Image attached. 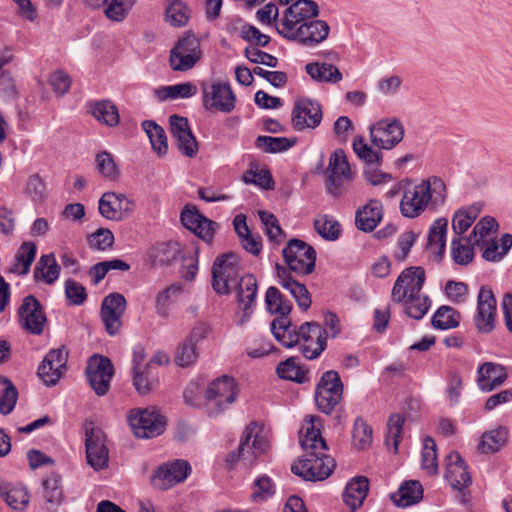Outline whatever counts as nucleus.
I'll use <instances>...</instances> for the list:
<instances>
[{
    "label": "nucleus",
    "mask_w": 512,
    "mask_h": 512,
    "mask_svg": "<svg viewBox=\"0 0 512 512\" xmlns=\"http://www.w3.org/2000/svg\"><path fill=\"white\" fill-rule=\"evenodd\" d=\"M191 471L192 468L186 460L176 459L157 468L152 477V484L159 490H168L174 485L184 482Z\"/></svg>",
    "instance_id": "f3484780"
},
{
    "label": "nucleus",
    "mask_w": 512,
    "mask_h": 512,
    "mask_svg": "<svg viewBox=\"0 0 512 512\" xmlns=\"http://www.w3.org/2000/svg\"><path fill=\"white\" fill-rule=\"evenodd\" d=\"M369 491V481L364 476L350 480L343 493V501L352 512L362 506Z\"/></svg>",
    "instance_id": "2f4dec72"
},
{
    "label": "nucleus",
    "mask_w": 512,
    "mask_h": 512,
    "mask_svg": "<svg viewBox=\"0 0 512 512\" xmlns=\"http://www.w3.org/2000/svg\"><path fill=\"white\" fill-rule=\"evenodd\" d=\"M142 127L150 140L153 150L159 156L165 155L168 150V144L163 128L151 120L144 121Z\"/></svg>",
    "instance_id": "49530a36"
},
{
    "label": "nucleus",
    "mask_w": 512,
    "mask_h": 512,
    "mask_svg": "<svg viewBox=\"0 0 512 512\" xmlns=\"http://www.w3.org/2000/svg\"><path fill=\"white\" fill-rule=\"evenodd\" d=\"M316 232L325 240L335 241L339 238L342 227L335 217L327 214L318 215L314 220Z\"/></svg>",
    "instance_id": "a18cd8bd"
},
{
    "label": "nucleus",
    "mask_w": 512,
    "mask_h": 512,
    "mask_svg": "<svg viewBox=\"0 0 512 512\" xmlns=\"http://www.w3.org/2000/svg\"><path fill=\"white\" fill-rule=\"evenodd\" d=\"M90 386L98 396L107 394L114 374V368L109 358L98 354L90 357L86 368Z\"/></svg>",
    "instance_id": "a211bd4d"
},
{
    "label": "nucleus",
    "mask_w": 512,
    "mask_h": 512,
    "mask_svg": "<svg viewBox=\"0 0 512 512\" xmlns=\"http://www.w3.org/2000/svg\"><path fill=\"white\" fill-rule=\"evenodd\" d=\"M422 496V485L418 481L411 480L403 483L392 499L398 507L406 508L418 503Z\"/></svg>",
    "instance_id": "ea45409f"
},
{
    "label": "nucleus",
    "mask_w": 512,
    "mask_h": 512,
    "mask_svg": "<svg viewBox=\"0 0 512 512\" xmlns=\"http://www.w3.org/2000/svg\"><path fill=\"white\" fill-rule=\"evenodd\" d=\"M257 292L258 283L254 275L246 274L239 279L237 285V325L242 326L250 320L255 310Z\"/></svg>",
    "instance_id": "2eb2a0df"
},
{
    "label": "nucleus",
    "mask_w": 512,
    "mask_h": 512,
    "mask_svg": "<svg viewBox=\"0 0 512 512\" xmlns=\"http://www.w3.org/2000/svg\"><path fill=\"white\" fill-rule=\"evenodd\" d=\"M268 448L269 442L263 435L262 428L256 423H251L244 430L238 448L226 455L225 467L232 470L241 464L250 469L256 465L258 459L267 452Z\"/></svg>",
    "instance_id": "20e7f679"
},
{
    "label": "nucleus",
    "mask_w": 512,
    "mask_h": 512,
    "mask_svg": "<svg viewBox=\"0 0 512 512\" xmlns=\"http://www.w3.org/2000/svg\"><path fill=\"white\" fill-rule=\"evenodd\" d=\"M425 271L422 267H409L403 270L392 288V300H405L407 296L422 293L425 283Z\"/></svg>",
    "instance_id": "4be33fe9"
},
{
    "label": "nucleus",
    "mask_w": 512,
    "mask_h": 512,
    "mask_svg": "<svg viewBox=\"0 0 512 512\" xmlns=\"http://www.w3.org/2000/svg\"><path fill=\"white\" fill-rule=\"evenodd\" d=\"M126 306V299L120 293H110L102 300L100 316L105 330L110 336H115L120 332Z\"/></svg>",
    "instance_id": "6ab92c4d"
},
{
    "label": "nucleus",
    "mask_w": 512,
    "mask_h": 512,
    "mask_svg": "<svg viewBox=\"0 0 512 512\" xmlns=\"http://www.w3.org/2000/svg\"><path fill=\"white\" fill-rule=\"evenodd\" d=\"M239 386L234 377L222 375L211 381L205 390L207 411L217 416L227 410L236 400Z\"/></svg>",
    "instance_id": "39448f33"
},
{
    "label": "nucleus",
    "mask_w": 512,
    "mask_h": 512,
    "mask_svg": "<svg viewBox=\"0 0 512 512\" xmlns=\"http://www.w3.org/2000/svg\"><path fill=\"white\" fill-rule=\"evenodd\" d=\"M445 478L457 490H462L471 484L467 465L458 452L452 451L446 456Z\"/></svg>",
    "instance_id": "c85d7f7f"
},
{
    "label": "nucleus",
    "mask_w": 512,
    "mask_h": 512,
    "mask_svg": "<svg viewBox=\"0 0 512 512\" xmlns=\"http://www.w3.org/2000/svg\"><path fill=\"white\" fill-rule=\"evenodd\" d=\"M322 109L317 101L302 98L295 102L292 110V126L296 131L315 129L322 121Z\"/></svg>",
    "instance_id": "412c9836"
},
{
    "label": "nucleus",
    "mask_w": 512,
    "mask_h": 512,
    "mask_svg": "<svg viewBox=\"0 0 512 512\" xmlns=\"http://www.w3.org/2000/svg\"><path fill=\"white\" fill-rule=\"evenodd\" d=\"M462 390V376L457 371H450L447 375L446 398L451 406L459 403Z\"/></svg>",
    "instance_id": "338daca9"
},
{
    "label": "nucleus",
    "mask_w": 512,
    "mask_h": 512,
    "mask_svg": "<svg viewBox=\"0 0 512 512\" xmlns=\"http://www.w3.org/2000/svg\"><path fill=\"white\" fill-rule=\"evenodd\" d=\"M200 42L193 34L181 37L170 53V66L174 71H187L201 58Z\"/></svg>",
    "instance_id": "9b49d317"
},
{
    "label": "nucleus",
    "mask_w": 512,
    "mask_h": 512,
    "mask_svg": "<svg viewBox=\"0 0 512 512\" xmlns=\"http://www.w3.org/2000/svg\"><path fill=\"white\" fill-rule=\"evenodd\" d=\"M96 169L105 179L115 181L119 177V168L114 157L107 151L98 153L95 157Z\"/></svg>",
    "instance_id": "bf43d9fd"
},
{
    "label": "nucleus",
    "mask_w": 512,
    "mask_h": 512,
    "mask_svg": "<svg viewBox=\"0 0 512 512\" xmlns=\"http://www.w3.org/2000/svg\"><path fill=\"white\" fill-rule=\"evenodd\" d=\"M42 495L46 503L59 506L64 500L62 477L59 473L51 471L41 481Z\"/></svg>",
    "instance_id": "72a5a7b5"
},
{
    "label": "nucleus",
    "mask_w": 512,
    "mask_h": 512,
    "mask_svg": "<svg viewBox=\"0 0 512 512\" xmlns=\"http://www.w3.org/2000/svg\"><path fill=\"white\" fill-rule=\"evenodd\" d=\"M371 142L379 149L391 150L404 137V127L396 118L381 119L370 126Z\"/></svg>",
    "instance_id": "4468645a"
},
{
    "label": "nucleus",
    "mask_w": 512,
    "mask_h": 512,
    "mask_svg": "<svg viewBox=\"0 0 512 512\" xmlns=\"http://www.w3.org/2000/svg\"><path fill=\"white\" fill-rule=\"evenodd\" d=\"M87 242L92 250L106 251L114 244V235L108 228H99L91 233Z\"/></svg>",
    "instance_id": "69168bd1"
},
{
    "label": "nucleus",
    "mask_w": 512,
    "mask_h": 512,
    "mask_svg": "<svg viewBox=\"0 0 512 512\" xmlns=\"http://www.w3.org/2000/svg\"><path fill=\"white\" fill-rule=\"evenodd\" d=\"M448 228V220L446 218L436 219L429 229L428 247L429 249L443 254L446 247V234Z\"/></svg>",
    "instance_id": "c03bdc74"
},
{
    "label": "nucleus",
    "mask_w": 512,
    "mask_h": 512,
    "mask_svg": "<svg viewBox=\"0 0 512 512\" xmlns=\"http://www.w3.org/2000/svg\"><path fill=\"white\" fill-rule=\"evenodd\" d=\"M327 173L328 192L335 197L341 196L346 191V183L353 179V173L342 149H336L331 154Z\"/></svg>",
    "instance_id": "f8f14e48"
},
{
    "label": "nucleus",
    "mask_w": 512,
    "mask_h": 512,
    "mask_svg": "<svg viewBox=\"0 0 512 512\" xmlns=\"http://www.w3.org/2000/svg\"><path fill=\"white\" fill-rule=\"evenodd\" d=\"M403 306L404 312L415 320L422 319L431 307V299L424 293L407 296L405 300H393Z\"/></svg>",
    "instance_id": "e433bc0d"
},
{
    "label": "nucleus",
    "mask_w": 512,
    "mask_h": 512,
    "mask_svg": "<svg viewBox=\"0 0 512 512\" xmlns=\"http://www.w3.org/2000/svg\"><path fill=\"white\" fill-rule=\"evenodd\" d=\"M319 419L309 416L304 420L300 431V444L305 455L291 466L295 475L308 481H322L330 476L336 463L326 455L327 445L317 426Z\"/></svg>",
    "instance_id": "f257e3e1"
},
{
    "label": "nucleus",
    "mask_w": 512,
    "mask_h": 512,
    "mask_svg": "<svg viewBox=\"0 0 512 512\" xmlns=\"http://www.w3.org/2000/svg\"><path fill=\"white\" fill-rule=\"evenodd\" d=\"M197 87L191 82H183L169 86H163L156 90V95L161 101L169 99H186L197 94Z\"/></svg>",
    "instance_id": "a19ab883"
},
{
    "label": "nucleus",
    "mask_w": 512,
    "mask_h": 512,
    "mask_svg": "<svg viewBox=\"0 0 512 512\" xmlns=\"http://www.w3.org/2000/svg\"><path fill=\"white\" fill-rule=\"evenodd\" d=\"M265 304L267 310L272 314H278V318H288L291 312L292 304L284 299L281 292L276 287H269L265 294Z\"/></svg>",
    "instance_id": "79ce46f5"
},
{
    "label": "nucleus",
    "mask_w": 512,
    "mask_h": 512,
    "mask_svg": "<svg viewBox=\"0 0 512 512\" xmlns=\"http://www.w3.org/2000/svg\"><path fill=\"white\" fill-rule=\"evenodd\" d=\"M202 104L207 111L229 113L235 108L236 96L230 85L222 81L201 83Z\"/></svg>",
    "instance_id": "0eeeda50"
},
{
    "label": "nucleus",
    "mask_w": 512,
    "mask_h": 512,
    "mask_svg": "<svg viewBox=\"0 0 512 512\" xmlns=\"http://www.w3.org/2000/svg\"><path fill=\"white\" fill-rule=\"evenodd\" d=\"M278 283L295 299L299 308L307 310L311 306V297L305 285L295 281L284 268H277Z\"/></svg>",
    "instance_id": "7c9ffc66"
},
{
    "label": "nucleus",
    "mask_w": 512,
    "mask_h": 512,
    "mask_svg": "<svg viewBox=\"0 0 512 512\" xmlns=\"http://www.w3.org/2000/svg\"><path fill=\"white\" fill-rule=\"evenodd\" d=\"M319 15V6L313 0H296L286 7L278 22L277 31L286 39H290L309 19Z\"/></svg>",
    "instance_id": "423d86ee"
},
{
    "label": "nucleus",
    "mask_w": 512,
    "mask_h": 512,
    "mask_svg": "<svg viewBox=\"0 0 512 512\" xmlns=\"http://www.w3.org/2000/svg\"><path fill=\"white\" fill-rule=\"evenodd\" d=\"M481 244L483 245L482 257L489 262H499L512 248V235L503 234L499 243L495 239H491Z\"/></svg>",
    "instance_id": "4c0bfd02"
},
{
    "label": "nucleus",
    "mask_w": 512,
    "mask_h": 512,
    "mask_svg": "<svg viewBox=\"0 0 512 512\" xmlns=\"http://www.w3.org/2000/svg\"><path fill=\"white\" fill-rule=\"evenodd\" d=\"M0 383L5 386L0 394V414L9 415L15 408L18 391L10 379L0 376Z\"/></svg>",
    "instance_id": "6e6d98bb"
},
{
    "label": "nucleus",
    "mask_w": 512,
    "mask_h": 512,
    "mask_svg": "<svg viewBox=\"0 0 512 512\" xmlns=\"http://www.w3.org/2000/svg\"><path fill=\"white\" fill-rule=\"evenodd\" d=\"M404 423L405 417L400 413L392 414L387 421L385 444L394 453L398 452V446L402 439Z\"/></svg>",
    "instance_id": "de8ad7c7"
},
{
    "label": "nucleus",
    "mask_w": 512,
    "mask_h": 512,
    "mask_svg": "<svg viewBox=\"0 0 512 512\" xmlns=\"http://www.w3.org/2000/svg\"><path fill=\"white\" fill-rule=\"evenodd\" d=\"M472 241L468 238L456 237L451 241V256L455 263L467 265L474 258V249Z\"/></svg>",
    "instance_id": "8fccbe9b"
},
{
    "label": "nucleus",
    "mask_w": 512,
    "mask_h": 512,
    "mask_svg": "<svg viewBox=\"0 0 512 512\" xmlns=\"http://www.w3.org/2000/svg\"><path fill=\"white\" fill-rule=\"evenodd\" d=\"M89 112L101 124L114 127L119 123L118 109L109 100H101L88 104Z\"/></svg>",
    "instance_id": "c9c22d12"
},
{
    "label": "nucleus",
    "mask_w": 512,
    "mask_h": 512,
    "mask_svg": "<svg viewBox=\"0 0 512 512\" xmlns=\"http://www.w3.org/2000/svg\"><path fill=\"white\" fill-rule=\"evenodd\" d=\"M240 272L238 255L229 252L218 256L212 266V287L216 293L226 295L230 285L236 283Z\"/></svg>",
    "instance_id": "6e6552de"
},
{
    "label": "nucleus",
    "mask_w": 512,
    "mask_h": 512,
    "mask_svg": "<svg viewBox=\"0 0 512 512\" xmlns=\"http://www.w3.org/2000/svg\"><path fill=\"white\" fill-rule=\"evenodd\" d=\"M295 143L296 139L286 137L259 136L256 139L255 145L258 149L266 153H280L287 151L293 147Z\"/></svg>",
    "instance_id": "603ef678"
},
{
    "label": "nucleus",
    "mask_w": 512,
    "mask_h": 512,
    "mask_svg": "<svg viewBox=\"0 0 512 512\" xmlns=\"http://www.w3.org/2000/svg\"><path fill=\"white\" fill-rule=\"evenodd\" d=\"M307 74L315 81L325 83H338L342 80V73L330 63L314 62L305 66Z\"/></svg>",
    "instance_id": "58836bf2"
},
{
    "label": "nucleus",
    "mask_w": 512,
    "mask_h": 512,
    "mask_svg": "<svg viewBox=\"0 0 512 512\" xmlns=\"http://www.w3.org/2000/svg\"><path fill=\"white\" fill-rule=\"evenodd\" d=\"M135 201L123 193L105 192L99 199L100 215L111 221H122L130 216L135 209Z\"/></svg>",
    "instance_id": "dca6fc26"
},
{
    "label": "nucleus",
    "mask_w": 512,
    "mask_h": 512,
    "mask_svg": "<svg viewBox=\"0 0 512 512\" xmlns=\"http://www.w3.org/2000/svg\"><path fill=\"white\" fill-rule=\"evenodd\" d=\"M283 257L289 269L297 274L307 275L314 270L316 252L302 240L291 239L283 249Z\"/></svg>",
    "instance_id": "1a4fd4ad"
},
{
    "label": "nucleus",
    "mask_w": 512,
    "mask_h": 512,
    "mask_svg": "<svg viewBox=\"0 0 512 512\" xmlns=\"http://www.w3.org/2000/svg\"><path fill=\"white\" fill-rule=\"evenodd\" d=\"M170 131L181 153L187 157H194L198 152V143L191 131L188 119L178 115L169 118Z\"/></svg>",
    "instance_id": "b1692460"
},
{
    "label": "nucleus",
    "mask_w": 512,
    "mask_h": 512,
    "mask_svg": "<svg viewBox=\"0 0 512 512\" xmlns=\"http://www.w3.org/2000/svg\"><path fill=\"white\" fill-rule=\"evenodd\" d=\"M275 491V485L269 476H259L252 484L251 500L254 503L265 502L275 494Z\"/></svg>",
    "instance_id": "5fc2aeb1"
},
{
    "label": "nucleus",
    "mask_w": 512,
    "mask_h": 512,
    "mask_svg": "<svg viewBox=\"0 0 512 512\" xmlns=\"http://www.w3.org/2000/svg\"><path fill=\"white\" fill-rule=\"evenodd\" d=\"M421 466L429 475H436L438 473L436 443L434 439L429 436L423 439Z\"/></svg>",
    "instance_id": "864d4df0"
},
{
    "label": "nucleus",
    "mask_w": 512,
    "mask_h": 512,
    "mask_svg": "<svg viewBox=\"0 0 512 512\" xmlns=\"http://www.w3.org/2000/svg\"><path fill=\"white\" fill-rule=\"evenodd\" d=\"M86 457L88 464L96 471L108 465V449L101 431L91 430L86 433Z\"/></svg>",
    "instance_id": "cd10ccee"
},
{
    "label": "nucleus",
    "mask_w": 512,
    "mask_h": 512,
    "mask_svg": "<svg viewBox=\"0 0 512 512\" xmlns=\"http://www.w3.org/2000/svg\"><path fill=\"white\" fill-rule=\"evenodd\" d=\"M507 431L504 428L485 432L478 443L477 450L483 454L495 453L504 445Z\"/></svg>",
    "instance_id": "09e8293b"
},
{
    "label": "nucleus",
    "mask_w": 512,
    "mask_h": 512,
    "mask_svg": "<svg viewBox=\"0 0 512 512\" xmlns=\"http://www.w3.org/2000/svg\"><path fill=\"white\" fill-rule=\"evenodd\" d=\"M276 372L282 379L296 381L302 383L305 380V373L301 367L296 363L295 358H288L280 362L277 366Z\"/></svg>",
    "instance_id": "0e129e2a"
},
{
    "label": "nucleus",
    "mask_w": 512,
    "mask_h": 512,
    "mask_svg": "<svg viewBox=\"0 0 512 512\" xmlns=\"http://www.w3.org/2000/svg\"><path fill=\"white\" fill-rule=\"evenodd\" d=\"M480 207L478 205H471L469 207L459 209L453 216L452 229L457 237H461L473 224L480 214Z\"/></svg>",
    "instance_id": "37998d69"
},
{
    "label": "nucleus",
    "mask_w": 512,
    "mask_h": 512,
    "mask_svg": "<svg viewBox=\"0 0 512 512\" xmlns=\"http://www.w3.org/2000/svg\"><path fill=\"white\" fill-rule=\"evenodd\" d=\"M507 369L498 363L484 362L477 368L476 382L482 392H491L505 383Z\"/></svg>",
    "instance_id": "bb28decb"
},
{
    "label": "nucleus",
    "mask_w": 512,
    "mask_h": 512,
    "mask_svg": "<svg viewBox=\"0 0 512 512\" xmlns=\"http://www.w3.org/2000/svg\"><path fill=\"white\" fill-rule=\"evenodd\" d=\"M197 357V348L190 342L184 341L176 351L175 362L180 367H189L196 362Z\"/></svg>",
    "instance_id": "774afa93"
},
{
    "label": "nucleus",
    "mask_w": 512,
    "mask_h": 512,
    "mask_svg": "<svg viewBox=\"0 0 512 512\" xmlns=\"http://www.w3.org/2000/svg\"><path fill=\"white\" fill-rule=\"evenodd\" d=\"M32 263V243L24 242L15 255V261L9 271L17 275H25L29 272Z\"/></svg>",
    "instance_id": "e2e57ef3"
},
{
    "label": "nucleus",
    "mask_w": 512,
    "mask_h": 512,
    "mask_svg": "<svg viewBox=\"0 0 512 512\" xmlns=\"http://www.w3.org/2000/svg\"><path fill=\"white\" fill-rule=\"evenodd\" d=\"M497 315L496 299L491 289L481 287L477 296V308L473 321L478 332L490 333L495 327Z\"/></svg>",
    "instance_id": "aec40b11"
},
{
    "label": "nucleus",
    "mask_w": 512,
    "mask_h": 512,
    "mask_svg": "<svg viewBox=\"0 0 512 512\" xmlns=\"http://www.w3.org/2000/svg\"><path fill=\"white\" fill-rule=\"evenodd\" d=\"M271 331L283 346H299L300 352L308 360L318 358L326 348V331L316 322H305L296 329L289 318H275Z\"/></svg>",
    "instance_id": "f03ea898"
},
{
    "label": "nucleus",
    "mask_w": 512,
    "mask_h": 512,
    "mask_svg": "<svg viewBox=\"0 0 512 512\" xmlns=\"http://www.w3.org/2000/svg\"><path fill=\"white\" fill-rule=\"evenodd\" d=\"M0 496L14 510H24L30 502L29 491L22 485L0 482Z\"/></svg>",
    "instance_id": "473e14b6"
},
{
    "label": "nucleus",
    "mask_w": 512,
    "mask_h": 512,
    "mask_svg": "<svg viewBox=\"0 0 512 512\" xmlns=\"http://www.w3.org/2000/svg\"><path fill=\"white\" fill-rule=\"evenodd\" d=\"M61 267L53 253L40 257L34 270V280H40L48 285L55 283L60 276Z\"/></svg>",
    "instance_id": "f704fd0d"
},
{
    "label": "nucleus",
    "mask_w": 512,
    "mask_h": 512,
    "mask_svg": "<svg viewBox=\"0 0 512 512\" xmlns=\"http://www.w3.org/2000/svg\"><path fill=\"white\" fill-rule=\"evenodd\" d=\"M498 229V223L495 218L486 216L483 217L473 228L469 241H472L473 245H480L485 242L486 238Z\"/></svg>",
    "instance_id": "052dcab7"
},
{
    "label": "nucleus",
    "mask_w": 512,
    "mask_h": 512,
    "mask_svg": "<svg viewBox=\"0 0 512 512\" xmlns=\"http://www.w3.org/2000/svg\"><path fill=\"white\" fill-rule=\"evenodd\" d=\"M352 147L358 158L369 166L381 164L382 153L379 150L372 149L362 136H356L354 138Z\"/></svg>",
    "instance_id": "4d7b16f0"
},
{
    "label": "nucleus",
    "mask_w": 512,
    "mask_h": 512,
    "mask_svg": "<svg viewBox=\"0 0 512 512\" xmlns=\"http://www.w3.org/2000/svg\"><path fill=\"white\" fill-rule=\"evenodd\" d=\"M128 421L134 434L138 438H153L165 430V421L162 415L153 409L132 410Z\"/></svg>",
    "instance_id": "ddd939ff"
},
{
    "label": "nucleus",
    "mask_w": 512,
    "mask_h": 512,
    "mask_svg": "<svg viewBox=\"0 0 512 512\" xmlns=\"http://www.w3.org/2000/svg\"><path fill=\"white\" fill-rule=\"evenodd\" d=\"M180 219L182 224L205 242H211L217 224L203 216L195 206L187 205L182 210Z\"/></svg>",
    "instance_id": "393cba45"
},
{
    "label": "nucleus",
    "mask_w": 512,
    "mask_h": 512,
    "mask_svg": "<svg viewBox=\"0 0 512 512\" xmlns=\"http://www.w3.org/2000/svg\"><path fill=\"white\" fill-rule=\"evenodd\" d=\"M383 217V206L380 201L371 199L366 205L359 208L355 215L356 227L364 232L373 231Z\"/></svg>",
    "instance_id": "c756f323"
},
{
    "label": "nucleus",
    "mask_w": 512,
    "mask_h": 512,
    "mask_svg": "<svg viewBox=\"0 0 512 512\" xmlns=\"http://www.w3.org/2000/svg\"><path fill=\"white\" fill-rule=\"evenodd\" d=\"M372 440V428L362 418H357L352 430L353 445L358 450H365L371 445Z\"/></svg>",
    "instance_id": "13d9d810"
},
{
    "label": "nucleus",
    "mask_w": 512,
    "mask_h": 512,
    "mask_svg": "<svg viewBox=\"0 0 512 512\" xmlns=\"http://www.w3.org/2000/svg\"><path fill=\"white\" fill-rule=\"evenodd\" d=\"M68 353L64 347L52 349L37 369V375L46 386L55 385L66 370Z\"/></svg>",
    "instance_id": "5701e85b"
},
{
    "label": "nucleus",
    "mask_w": 512,
    "mask_h": 512,
    "mask_svg": "<svg viewBox=\"0 0 512 512\" xmlns=\"http://www.w3.org/2000/svg\"><path fill=\"white\" fill-rule=\"evenodd\" d=\"M432 326L438 330H448L459 325V313L450 306L439 307L431 318Z\"/></svg>",
    "instance_id": "3c124183"
},
{
    "label": "nucleus",
    "mask_w": 512,
    "mask_h": 512,
    "mask_svg": "<svg viewBox=\"0 0 512 512\" xmlns=\"http://www.w3.org/2000/svg\"><path fill=\"white\" fill-rule=\"evenodd\" d=\"M329 32L330 27L326 21L311 18L302 24L289 40L307 47H314L326 40Z\"/></svg>",
    "instance_id": "a878e982"
},
{
    "label": "nucleus",
    "mask_w": 512,
    "mask_h": 512,
    "mask_svg": "<svg viewBox=\"0 0 512 512\" xmlns=\"http://www.w3.org/2000/svg\"><path fill=\"white\" fill-rule=\"evenodd\" d=\"M446 197V185L440 177L431 176L414 185L409 182L400 201V212L411 219L427 210L435 212L444 205Z\"/></svg>",
    "instance_id": "7ed1b4c3"
},
{
    "label": "nucleus",
    "mask_w": 512,
    "mask_h": 512,
    "mask_svg": "<svg viewBox=\"0 0 512 512\" xmlns=\"http://www.w3.org/2000/svg\"><path fill=\"white\" fill-rule=\"evenodd\" d=\"M343 384L336 371L325 372L316 388L315 401L320 411L330 414L340 403Z\"/></svg>",
    "instance_id": "9d476101"
},
{
    "label": "nucleus",
    "mask_w": 512,
    "mask_h": 512,
    "mask_svg": "<svg viewBox=\"0 0 512 512\" xmlns=\"http://www.w3.org/2000/svg\"><path fill=\"white\" fill-rule=\"evenodd\" d=\"M189 20V9L180 0H173L166 8V21L175 27H182Z\"/></svg>",
    "instance_id": "680f3d73"
}]
</instances>
